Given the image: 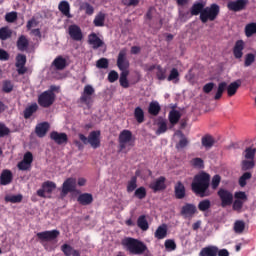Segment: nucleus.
Wrapping results in <instances>:
<instances>
[{
	"instance_id": "nucleus-55",
	"label": "nucleus",
	"mask_w": 256,
	"mask_h": 256,
	"mask_svg": "<svg viewBox=\"0 0 256 256\" xmlns=\"http://www.w3.org/2000/svg\"><path fill=\"white\" fill-rule=\"evenodd\" d=\"M253 175L251 172H245L240 178H239V185L240 187H245L247 185V180L251 179Z\"/></svg>"
},
{
	"instance_id": "nucleus-15",
	"label": "nucleus",
	"mask_w": 256,
	"mask_h": 256,
	"mask_svg": "<svg viewBox=\"0 0 256 256\" xmlns=\"http://www.w3.org/2000/svg\"><path fill=\"white\" fill-rule=\"evenodd\" d=\"M50 139L56 143V145H65L69 141V137L65 132L52 131L50 133Z\"/></svg>"
},
{
	"instance_id": "nucleus-24",
	"label": "nucleus",
	"mask_w": 256,
	"mask_h": 256,
	"mask_svg": "<svg viewBox=\"0 0 256 256\" xmlns=\"http://www.w3.org/2000/svg\"><path fill=\"white\" fill-rule=\"evenodd\" d=\"M49 123L48 122H42L38 124L35 128V133L37 137H45L47 135V131H49Z\"/></svg>"
},
{
	"instance_id": "nucleus-43",
	"label": "nucleus",
	"mask_w": 256,
	"mask_h": 256,
	"mask_svg": "<svg viewBox=\"0 0 256 256\" xmlns=\"http://www.w3.org/2000/svg\"><path fill=\"white\" fill-rule=\"evenodd\" d=\"M93 24L95 27H103L105 25V14L102 12L98 13L93 20Z\"/></svg>"
},
{
	"instance_id": "nucleus-17",
	"label": "nucleus",
	"mask_w": 256,
	"mask_h": 256,
	"mask_svg": "<svg viewBox=\"0 0 256 256\" xmlns=\"http://www.w3.org/2000/svg\"><path fill=\"white\" fill-rule=\"evenodd\" d=\"M197 213V206L195 204L186 203L184 206H182L180 214L183 217H193Z\"/></svg>"
},
{
	"instance_id": "nucleus-37",
	"label": "nucleus",
	"mask_w": 256,
	"mask_h": 256,
	"mask_svg": "<svg viewBox=\"0 0 256 256\" xmlns=\"http://www.w3.org/2000/svg\"><path fill=\"white\" fill-rule=\"evenodd\" d=\"M137 225L141 231H147L149 229V222L147 221V216L141 215L137 219Z\"/></svg>"
},
{
	"instance_id": "nucleus-62",
	"label": "nucleus",
	"mask_w": 256,
	"mask_h": 256,
	"mask_svg": "<svg viewBox=\"0 0 256 256\" xmlns=\"http://www.w3.org/2000/svg\"><path fill=\"white\" fill-rule=\"evenodd\" d=\"M17 19V12H9L6 13L5 15V21H7V23H15Z\"/></svg>"
},
{
	"instance_id": "nucleus-44",
	"label": "nucleus",
	"mask_w": 256,
	"mask_h": 256,
	"mask_svg": "<svg viewBox=\"0 0 256 256\" xmlns=\"http://www.w3.org/2000/svg\"><path fill=\"white\" fill-rule=\"evenodd\" d=\"M81 11H85L86 15H93L95 13V8L89 2H84L80 5Z\"/></svg>"
},
{
	"instance_id": "nucleus-40",
	"label": "nucleus",
	"mask_w": 256,
	"mask_h": 256,
	"mask_svg": "<svg viewBox=\"0 0 256 256\" xmlns=\"http://www.w3.org/2000/svg\"><path fill=\"white\" fill-rule=\"evenodd\" d=\"M225 91H227V82L219 83L217 92L214 96L215 101H219V99H221V97H223V93H225Z\"/></svg>"
},
{
	"instance_id": "nucleus-31",
	"label": "nucleus",
	"mask_w": 256,
	"mask_h": 256,
	"mask_svg": "<svg viewBox=\"0 0 256 256\" xmlns=\"http://www.w3.org/2000/svg\"><path fill=\"white\" fill-rule=\"evenodd\" d=\"M154 237L155 239H158L159 241H161V239H165V237H167V224H162L160 225L155 233H154Z\"/></svg>"
},
{
	"instance_id": "nucleus-10",
	"label": "nucleus",
	"mask_w": 256,
	"mask_h": 256,
	"mask_svg": "<svg viewBox=\"0 0 256 256\" xmlns=\"http://www.w3.org/2000/svg\"><path fill=\"white\" fill-rule=\"evenodd\" d=\"M55 189H57V184H55V182L53 181H46L42 184V188L37 190V195L38 197H42L43 199H45V193H48V195H51L53 193V191H55Z\"/></svg>"
},
{
	"instance_id": "nucleus-38",
	"label": "nucleus",
	"mask_w": 256,
	"mask_h": 256,
	"mask_svg": "<svg viewBox=\"0 0 256 256\" xmlns=\"http://www.w3.org/2000/svg\"><path fill=\"white\" fill-rule=\"evenodd\" d=\"M156 78L158 81H165V79H167V68H164L161 65H157Z\"/></svg>"
},
{
	"instance_id": "nucleus-4",
	"label": "nucleus",
	"mask_w": 256,
	"mask_h": 256,
	"mask_svg": "<svg viewBox=\"0 0 256 256\" xmlns=\"http://www.w3.org/2000/svg\"><path fill=\"white\" fill-rule=\"evenodd\" d=\"M61 235V232L57 229L54 230H46L43 232H38L36 237L39 239L40 243L43 244V247L47 249V245L45 243H51V241H57V238Z\"/></svg>"
},
{
	"instance_id": "nucleus-14",
	"label": "nucleus",
	"mask_w": 256,
	"mask_h": 256,
	"mask_svg": "<svg viewBox=\"0 0 256 256\" xmlns=\"http://www.w3.org/2000/svg\"><path fill=\"white\" fill-rule=\"evenodd\" d=\"M27 64V56L24 54H18L16 56V68L18 75H25L27 73V67L25 65Z\"/></svg>"
},
{
	"instance_id": "nucleus-53",
	"label": "nucleus",
	"mask_w": 256,
	"mask_h": 256,
	"mask_svg": "<svg viewBox=\"0 0 256 256\" xmlns=\"http://www.w3.org/2000/svg\"><path fill=\"white\" fill-rule=\"evenodd\" d=\"M164 246L166 251H169V252L175 251V249H177V243H175V240L173 239L165 240Z\"/></svg>"
},
{
	"instance_id": "nucleus-58",
	"label": "nucleus",
	"mask_w": 256,
	"mask_h": 256,
	"mask_svg": "<svg viewBox=\"0 0 256 256\" xmlns=\"http://www.w3.org/2000/svg\"><path fill=\"white\" fill-rule=\"evenodd\" d=\"M9 133H11V129L5 123L0 122V138L7 137Z\"/></svg>"
},
{
	"instance_id": "nucleus-56",
	"label": "nucleus",
	"mask_w": 256,
	"mask_h": 256,
	"mask_svg": "<svg viewBox=\"0 0 256 256\" xmlns=\"http://www.w3.org/2000/svg\"><path fill=\"white\" fill-rule=\"evenodd\" d=\"M255 63V54L248 53L245 55L244 67H251V64Z\"/></svg>"
},
{
	"instance_id": "nucleus-9",
	"label": "nucleus",
	"mask_w": 256,
	"mask_h": 256,
	"mask_svg": "<svg viewBox=\"0 0 256 256\" xmlns=\"http://www.w3.org/2000/svg\"><path fill=\"white\" fill-rule=\"evenodd\" d=\"M53 103H55V94L44 91L38 96V104L40 107L47 109L48 107H51Z\"/></svg>"
},
{
	"instance_id": "nucleus-28",
	"label": "nucleus",
	"mask_w": 256,
	"mask_h": 256,
	"mask_svg": "<svg viewBox=\"0 0 256 256\" xmlns=\"http://www.w3.org/2000/svg\"><path fill=\"white\" fill-rule=\"evenodd\" d=\"M241 87V80H236L232 83H230L227 87V95L228 97H233L238 91V89Z\"/></svg>"
},
{
	"instance_id": "nucleus-3",
	"label": "nucleus",
	"mask_w": 256,
	"mask_h": 256,
	"mask_svg": "<svg viewBox=\"0 0 256 256\" xmlns=\"http://www.w3.org/2000/svg\"><path fill=\"white\" fill-rule=\"evenodd\" d=\"M221 13V7L219 4H211L210 6L204 7L202 14L199 16L201 23H208V21H215Z\"/></svg>"
},
{
	"instance_id": "nucleus-51",
	"label": "nucleus",
	"mask_w": 256,
	"mask_h": 256,
	"mask_svg": "<svg viewBox=\"0 0 256 256\" xmlns=\"http://www.w3.org/2000/svg\"><path fill=\"white\" fill-rule=\"evenodd\" d=\"M5 201L7 203H21V201H23V195L18 194V195L6 196Z\"/></svg>"
},
{
	"instance_id": "nucleus-61",
	"label": "nucleus",
	"mask_w": 256,
	"mask_h": 256,
	"mask_svg": "<svg viewBox=\"0 0 256 256\" xmlns=\"http://www.w3.org/2000/svg\"><path fill=\"white\" fill-rule=\"evenodd\" d=\"M191 163L193 167H196V169H203V167H205V163L201 158H194L192 159Z\"/></svg>"
},
{
	"instance_id": "nucleus-52",
	"label": "nucleus",
	"mask_w": 256,
	"mask_h": 256,
	"mask_svg": "<svg viewBox=\"0 0 256 256\" xmlns=\"http://www.w3.org/2000/svg\"><path fill=\"white\" fill-rule=\"evenodd\" d=\"M137 189V177L133 176L127 184V193H133Z\"/></svg>"
},
{
	"instance_id": "nucleus-39",
	"label": "nucleus",
	"mask_w": 256,
	"mask_h": 256,
	"mask_svg": "<svg viewBox=\"0 0 256 256\" xmlns=\"http://www.w3.org/2000/svg\"><path fill=\"white\" fill-rule=\"evenodd\" d=\"M127 77H129V71H123L120 73L119 83L123 89H129V80Z\"/></svg>"
},
{
	"instance_id": "nucleus-2",
	"label": "nucleus",
	"mask_w": 256,
	"mask_h": 256,
	"mask_svg": "<svg viewBox=\"0 0 256 256\" xmlns=\"http://www.w3.org/2000/svg\"><path fill=\"white\" fill-rule=\"evenodd\" d=\"M121 245L129 255H143L148 251L147 244L145 242L133 237H126L122 239Z\"/></svg>"
},
{
	"instance_id": "nucleus-34",
	"label": "nucleus",
	"mask_w": 256,
	"mask_h": 256,
	"mask_svg": "<svg viewBox=\"0 0 256 256\" xmlns=\"http://www.w3.org/2000/svg\"><path fill=\"white\" fill-rule=\"evenodd\" d=\"M201 143L205 149H211L215 145V138L211 135H205L202 137Z\"/></svg>"
},
{
	"instance_id": "nucleus-18",
	"label": "nucleus",
	"mask_w": 256,
	"mask_h": 256,
	"mask_svg": "<svg viewBox=\"0 0 256 256\" xmlns=\"http://www.w3.org/2000/svg\"><path fill=\"white\" fill-rule=\"evenodd\" d=\"M11 183H13V172L4 169L0 174V185H11Z\"/></svg>"
},
{
	"instance_id": "nucleus-33",
	"label": "nucleus",
	"mask_w": 256,
	"mask_h": 256,
	"mask_svg": "<svg viewBox=\"0 0 256 256\" xmlns=\"http://www.w3.org/2000/svg\"><path fill=\"white\" fill-rule=\"evenodd\" d=\"M133 139V133L130 130H123L119 134V143H130Z\"/></svg>"
},
{
	"instance_id": "nucleus-57",
	"label": "nucleus",
	"mask_w": 256,
	"mask_h": 256,
	"mask_svg": "<svg viewBox=\"0 0 256 256\" xmlns=\"http://www.w3.org/2000/svg\"><path fill=\"white\" fill-rule=\"evenodd\" d=\"M96 67L98 69H108V67H109V60L107 58H100L96 62Z\"/></svg>"
},
{
	"instance_id": "nucleus-45",
	"label": "nucleus",
	"mask_w": 256,
	"mask_h": 256,
	"mask_svg": "<svg viewBox=\"0 0 256 256\" xmlns=\"http://www.w3.org/2000/svg\"><path fill=\"white\" fill-rule=\"evenodd\" d=\"M198 209L202 213H205V211H209L211 209V200L205 199L199 202Z\"/></svg>"
},
{
	"instance_id": "nucleus-30",
	"label": "nucleus",
	"mask_w": 256,
	"mask_h": 256,
	"mask_svg": "<svg viewBox=\"0 0 256 256\" xmlns=\"http://www.w3.org/2000/svg\"><path fill=\"white\" fill-rule=\"evenodd\" d=\"M52 65H54L57 71H63L67 67V60L63 56H58L54 59Z\"/></svg>"
},
{
	"instance_id": "nucleus-47",
	"label": "nucleus",
	"mask_w": 256,
	"mask_h": 256,
	"mask_svg": "<svg viewBox=\"0 0 256 256\" xmlns=\"http://www.w3.org/2000/svg\"><path fill=\"white\" fill-rule=\"evenodd\" d=\"M134 197L140 199V201L145 199V197H147V189L143 186L137 188L134 192Z\"/></svg>"
},
{
	"instance_id": "nucleus-36",
	"label": "nucleus",
	"mask_w": 256,
	"mask_h": 256,
	"mask_svg": "<svg viewBox=\"0 0 256 256\" xmlns=\"http://www.w3.org/2000/svg\"><path fill=\"white\" fill-rule=\"evenodd\" d=\"M13 35V30L9 27L5 26L0 28V39L1 41H7V39H11Z\"/></svg>"
},
{
	"instance_id": "nucleus-29",
	"label": "nucleus",
	"mask_w": 256,
	"mask_h": 256,
	"mask_svg": "<svg viewBox=\"0 0 256 256\" xmlns=\"http://www.w3.org/2000/svg\"><path fill=\"white\" fill-rule=\"evenodd\" d=\"M168 119L170 124L174 127L181 120V112L178 110L172 109L168 114Z\"/></svg>"
},
{
	"instance_id": "nucleus-25",
	"label": "nucleus",
	"mask_w": 256,
	"mask_h": 256,
	"mask_svg": "<svg viewBox=\"0 0 256 256\" xmlns=\"http://www.w3.org/2000/svg\"><path fill=\"white\" fill-rule=\"evenodd\" d=\"M16 47L18 51H27L29 49V39H27V36L21 35L16 42Z\"/></svg>"
},
{
	"instance_id": "nucleus-60",
	"label": "nucleus",
	"mask_w": 256,
	"mask_h": 256,
	"mask_svg": "<svg viewBox=\"0 0 256 256\" xmlns=\"http://www.w3.org/2000/svg\"><path fill=\"white\" fill-rule=\"evenodd\" d=\"M166 132H167V122L165 121L159 122L156 135H162V133H166Z\"/></svg>"
},
{
	"instance_id": "nucleus-64",
	"label": "nucleus",
	"mask_w": 256,
	"mask_h": 256,
	"mask_svg": "<svg viewBox=\"0 0 256 256\" xmlns=\"http://www.w3.org/2000/svg\"><path fill=\"white\" fill-rule=\"evenodd\" d=\"M119 79V73L115 70H111L108 74V81L109 83H115Z\"/></svg>"
},
{
	"instance_id": "nucleus-5",
	"label": "nucleus",
	"mask_w": 256,
	"mask_h": 256,
	"mask_svg": "<svg viewBox=\"0 0 256 256\" xmlns=\"http://www.w3.org/2000/svg\"><path fill=\"white\" fill-rule=\"evenodd\" d=\"M75 191H77V179L67 178L62 184L60 197H67L69 193H75Z\"/></svg>"
},
{
	"instance_id": "nucleus-22",
	"label": "nucleus",
	"mask_w": 256,
	"mask_h": 256,
	"mask_svg": "<svg viewBox=\"0 0 256 256\" xmlns=\"http://www.w3.org/2000/svg\"><path fill=\"white\" fill-rule=\"evenodd\" d=\"M58 10L60 13H62V15L68 19H71V5L67 2V0H63L59 3Z\"/></svg>"
},
{
	"instance_id": "nucleus-20",
	"label": "nucleus",
	"mask_w": 256,
	"mask_h": 256,
	"mask_svg": "<svg viewBox=\"0 0 256 256\" xmlns=\"http://www.w3.org/2000/svg\"><path fill=\"white\" fill-rule=\"evenodd\" d=\"M150 189L157 193L158 191H164L167 188L165 185V177L161 176L149 185Z\"/></svg>"
},
{
	"instance_id": "nucleus-32",
	"label": "nucleus",
	"mask_w": 256,
	"mask_h": 256,
	"mask_svg": "<svg viewBox=\"0 0 256 256\" xmlns=\"http://www.w3.org/2000/svg\"><path fill=\"white\" fill-rule=\"evenodd\" d=\"M148 113L150 115H153L154 117H157V115L161 113V105H159V102L157 101L150 102L148 107Z\"/></svg>"
},
{
	"instance_id": "nucleus-12",
	"label": "nucleus",
	"mask_w": 256,
	"mask_h": 256,
	"mask_svg": "<svg viewBox=\"0 0 256 256\" xmlns=\"http://www.w3.org/2000/svg\"><path fill=\"white\" fill-rule=\"evenodd\" d=\"M248 4H249V0L230 1L227 4V8L229 9V11H234V13H239V11H243Z\"/></svg>"
},
{
	"instance_id": "nucleus-41",
	"label": "nucleus",
	"mask_w": 256,
	"mask_h": 256,
	"mask_svg": "<svg viewBox=\"0 0 256 256\" xmlns=\"http://www.w3.org/2000/svg\"><path fill=\"white\" fill-rule=\"evenodd\" d=\"M134 117L137 123H143L145 121V112L142 107H136L134 110Z\"/></svg>"
},
{
	"instance_id": "nucleus-19",
	"label": "nucleus",
	"mask_w": 256,
	"mask_h": 256,
	"mask_svg": "<svg viewBox=\"0 0 256 256\" xmlns=\"http://www.w3.org/2000/svg\"><path fill=\"white\" fill-rule=\"evenodd\" d=\"M88 43L89 45H92V49H99L105 45V42H103V40H101V38H99L95 32H92L90 35H88Z\"/></svg>"
},
{
	"instance_id": "nucleus-50",
	"label": "nucleus",
	"mask_w": 256,
	"mask_h": 256,
	"mask_svg": "<svg viewBox=\"0 0 256 256\" xmlns=\"http://www.w3.org/2000/svg\"><path fill=\"white\" fill-rule=\"evenodd\" d=\"M255 153H256V149L255 148L248 147L244 151V157H245V159H249L251 161H255Z\"/></svg>"
},
{
	"instance_id": "nucleus-26",
	"label": "nucleus",
	"mask_w": 256,
	"mask_h": 256,
	"mask_svg": "<svg viewBox=\"0 0 256 256\" xmlns=\"http://www.w3.org/2000/svg\"><path fill=\"white\" fill-rule=\"evenodd\" d=\"M77 201L80 205L87 206L93 203V195L90 193L80 194L77 198Z\"/></svg>"
},
{
	"instance_id": "nucleus-63",
	"label": "nucleus",
	"mask_w": 256,
	"mask_h": 256,
	"mask_svg": "<svg viewBox=\"0 0 256 256\" xmlns=\"http://www.w3.org/2000/svg\"><path fill=\"white\" fill-rule=\"evenodd\" d=\"M73 247L69 244H64L61 246V251L64 253L65 256H71L73 253Z\"/></svg>"
},
{
	"instance_id": "nucleus-48",
	"label": "nucleus",
	"mask_w": 256,
	"mask_h": 256,
	"mask_svg": "<svg viewBox=\"0 0 256 256\" xmlns=\"http://www.w3.org/2000/svg\"><path fill=\"white\" fill-rule=\"evenodd\" d=\"M181 139L179 142L176 144V149L179 151V149H185L187 145H189V139L185 137V134L181 133L180 134Z\"/></svg>"
},
{
	"instance_id": "nucleus-11",
	"label": "nucleus",
	"mask_w": 256,
	"mask_h": 256,
	"mask_svg": "<svg viewBox=\"0 0 256 256\" xmlns=\"http://www.w3.org/2000/svg\"><path fill=\"white\" fill-rule=\"evenodd\" d=\"M88 144L91 145L92 149H99V147H101V131L94 130L90 132Z\"/></svg>"
},
{
	"instance_id": "nucleus-59",
	"label": "nucleus",
	"mask_w": 256,
	"mask_h": 256,
	"mask_svg": "<svg viewBox=\"0 0 256 256\" xmlns=\"http://www.w3.org/2000/svg\"><path fill=\"white\" fill-rule=\"evenodd\" d=\"M2 91L4 93H11L13 91V83L10 80H5L2 85Z\"/></svg>"
},
{
	"instance_id": "nucleus-6",
	"label": "nucleus",
	"mask_w": 256,
	"mask_h": 256,
	"mask_svg": "<svg viewBox=\"0 0 256 256\" xmlns=\"http://www.w3.org/2000/svg\"><path fill=\"white\" fill-rule=\"evenodd\" d=\"M94 94L95 88H93V86L89 84L86 85L79 98L80 103H83L84 105H86V107H88V109H90L91 103H93V98L91 96H93Z\"/></svg>"
},
{
	"instance_id": "nucleus-42",
	"label": "nucleus",
	"mask_w": 256,
	"mask_h": 256,
	"mask_svg": "<svg viewBox=\"0 0 256 256\" xmlns=\"http://www.w3.org/2000/svg\"><path fill=\"white\" fill-rule=\"evenodd\" d=\"M233 231L238 235H241L245 231V221L236 220L234 222Z\"/></svg>"
},
{
	"instance_id": "nucleus-49",
	"label": "nucleus",
	"mask_w": 256,
	"mask_h": 256,
	"mask_svg": "<svg viewBox=\"0 0 256 256\" xmlns=\"http://www.w3.org/2000/svg\"><path fill=\"white\" fill-rule=\"evenodd\" d=\"M167 81H173V83H177L179 81V70L177 68H172L169 76L167 77Z\"/></svg>"
},
{
	"instance_id": "nucleus-23",
	"label": "nucleus",
	"mask_w": 256,
	"mask_h": 256,
	"mask_svg": "<svg viewBox=\"0 0 256 256\" xmlns=\"http://www.w3.org/2000/svg\"><path fill=\"white\" fill-rule=\"evenodd\" d=\"M217 253H219V248L217 246H206L201 249L199 252V256H217Z\"/></svg>"
},
{
	"instance_id": "nucleus-35",
	"label": "nucleus",
	"mask_w": 256,
	"mask_h": 256,
	"mask_svg": "<svg viewBox=\"0 0 256 256\" xmlns=\"http://www.w3.org/2000/svg\"><path fill=\"white\" fill-rule=\"evenodd\" d=\"M39 109V106L37 103H33L32 105L28 106L24 110V119H31L33 116V113H37V110Z\"/></svg>"
},
{
	"instance_id": "nucleus-8",
	"label": "nucleus",
	"mask_w": 256,
	"mask_h": 256,
	"mask_svg": "<svg viewBox=\"0 0 256 256\" xmlns=\"http://www.w3.org/2000/svg\"><path fill=\"white\" fill-rule=\"evenodd\" d=\"M217 195L221 201V207H231V205H233V193H231V191L220 188Z\"/></svg>"
},
{
	"instance_id": "nucleus-7",
	"label": "nucleus",
	"mask_w": 256,
	"mask_h": 256,
	"mask_svg": "<svg viewBox=\"0 0 256 256\" xmlns=\"http://www.w3.org/2000/svg\"><path fill=\"white\" fill-rule=\"evenodd\" d=\"M116 65L119 71H129V59H127V49L123 48L119 51L117 56Z\"/></svg>"
},
{
	"instance_id": "nucleus-16",
	"label": "nucleus",
	"mask_w": 256,
	"mask_h": 256,
	"mask_svg": "<svg viewBox=\"0 0 256 256\" xmlns=\"http://www.w3.org/2000/svg\"><path fill=\"white\" fill-rule=\"evenodd\" d=\"M207 3L203 0H199L193 3L192 7L190 8V14L192 17H197V15H202L203 11L205 10V6Z\"/></svg>"
},
{
	"instance_id": "nucleus-27",
	"label": "nucleus",
	"mask_w": 256,
	"mask_h": 256,
	"mask_svg": "<svg viewBox=\"0 0 256 256\" xmlns=\"http://www.w3.org/2000/svg\"><path fill=\"white\" fill-rule=\"evenodd\" d=\"M174 193L177 199H185V195H186L185 185H183L181 181L176 183L174 187Z\"/></svg>"
},
{
	"instance_id": "nucleus-54",
	"label": "nucleus",
	"mask_w": 256,
	"mask_h": 256,
	"mask_svg": "<svg viewBox=\"0 0 256 256\" xmlns=\"http://www.w3.org/2000/svg\"><path fill=\"white\" fill-rule=\"evenodd\" d=\"M255 167V160H243L242 171H249Z\"/></svg>"
},
{
	"instance_id": "nucleus-1",
	"label": "nucleus",
	"mask_w": 256,
	"mask_h": 256,
	"mask_svg": "<svg viewBox=\"0 0 256 256\" xmlns=\"http://www.w3.org/2000/svg\"><path fill=\"white\" fill-rule=\"evenodd\" d=\"M210 181L211 176L205 172L195 175L191 184L193 193L200 197H209V193L207 191L209 189Z\"/></svg>"
},
{
	"instance_id": "nucleus-21",
	"label": "nucleus",
	"mask_w": 256,
	"mask_h": 256,
	"mask_svg": "<svg viewBox=\"0 0 256 256\" xmlns=\"http://www.w3.org/2000/svg\"><path fill=\"white\" fill-rule=\"evenodd\" d=\"M245 49V42L243 40H238L235 42L233 47V55L235 59L243 58V50Z\"/></svg>"
},
{
	"instance_id": "nucleus-46",
	"label": "nucleus",
	"mask_w": 256,
	"mask_h": 256,
	"mask_svg": "<svg viewBox=\"0 0 256 256\" xmlns=\"http://www.w3.org/2000/svg\"><path fill=\"white\" fill-rule=\"evenodd\" d=\"M256 33V23L252 22L245 26V35L246 37H253Z\"/></svg>"
},
{
	"instance_id": "nucleus-13",
	"label": "nucleus",
	"mask_w": 256,
	"mask_h": 256,
	"mask_svg": "<svg viewBox=\"0 0 256 256\" xmlns=\"http://www.w3.org/2000/svg\"><path fill=\"white\" fill-rule=\"evenodd\" d=\"M68 35L73 41H83V31L77 24H72L68 27Z\"/></svg>"
}]
</instances>
